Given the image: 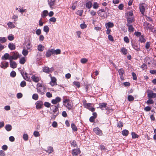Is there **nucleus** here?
<instances>
[{
    "mask_svg": "<svg viewBox=\"0 0 156 156\" xmlns=\"http://www.w3.org/2000/svg\"><path fill=\"white\" fill-rule=\"evenodd\" d=\"M59 104L55 106L54 105H52L50 108V110L52 112L51 113L52 114L53 118L55 119L56 116H57L59 114V111L58 109Z\"/></svg>",
    "mask_w": 156,
    "mask_h": 156,
    "instance_id": "f257e3e1",
    "label": "nucleus"
},
{
    "mask_svg": "<svg viewBox=\"0 0 156 156\" xmlns=\"http://www.w3.org/2000/svg\"><path fill=\"white\" fill-rule=\"evenodd\" d=\"M37 85H38V87L37 88V92L41 95L44 94L46 91L45 87L44 86H43L40 83H38Z\"/></svg>",
    "mask_w": 156,
    "mask_h": 156,
    "instance_id": "f03ea898",
    "label": "nucleus"
},
{
    "mask_svg": "<svg viewBox=\"0 0 156 156\" xmlns=\"http://www.w3.org/2000/svg\"><path fill=\"white\" fill-rule=\"evenodd\" d=\"M69 101L67 99H65L63 101V104L69 110L72 109V105Z\"/></svg>",
    "mask_w": 156,
    "mask_h": 156,
    "instance_id": "7ed1b4c3",
    "label": "nucleus"
},
{
    "mask_svg": "<svg viewBox=\"0 0 156 156\" xmlns=\"http://www.w3.org/2000/svg\"><path fill=\"white\" fill-rule=\"evenodd\" d=\"M147 6V5L144 3L140 4L139 9L141 14L144 15L145 12V7Z\"/></svg>",
    "mask_w": 156,
    "mask_h": 156,
    "instance_id": "20e7f679",
    "label": "nucleus"
},
{
    "mask_svg": "<svg viewBox=\"0 0 156 156\" xmlns=\"http://www.w3.org/2000/svg\"><path fill=\"white\" fill-rule=\"evenodd\" d=\"M131 45L134 50L137 51H140V47L138 45L137 43H136L135 41L133 42V41H131Z\"/></svg>",
    "mask_w": 156,
    "mask_h": 156,
    "instance_id": "39448f33",
    "label": "nucleus"
},
{
    "mask_svg": "<svg viewBox=\"0 0 156 156\" xmlns=\"http://www.w3.org/2000/svg\"><path fill=\"white\" fill-rule=\"evenodd\" d=\"M54 68L53 67H51L49 68L48 67L45 66L43 67V71L44 73H51L54 70Z\"/></svg>",
    "mask_w": 156,
    "mask_h": 156,
    "instance_id": "423d86ee",
    "label": "nucleus"
},
{
    "mask_svg": "<svg viewBox=\"0 0 156 156\" xmlns=\"http://www.w3.org/2000/svg\"><path fill=\"white\" fill-rule=\"evenodd\" d=\"M48 2L50 8L52 9L55 4V0H48Z\"/></svg>",
    "mask_w": 156,
    "mask_h": 156,
    "instance_id": "0eeeda50",
    "label": "nucleus"
},
{
    "mask_svg": "<svg viewBox=\"0 0 156 156\" xmlns=\"http://www.w3.org/2000/svg\"><path fill=\"white\" fill-rule=\"evenodd\" d=\"M9 66V62L6 61H2L0 63V67L4 69H6Z\"/></svg>",
    "mask_w": 156,
    "mask_h": 156,
    "instance_id": "6e6552de",
    "label": "nucleus"
},
{
    "mask_svg": "<svg viewBox=\"0 0 156 156\" xmlns=\"http://www.w3.org/2000/svg\"><path fill=\"white\" fill-rule=\"evenodd\" d=\"M36 107L37 109H40L42 108L43 102L41 101H37L35 103Z\"/></svg>",
    "mask_w": 156,
    "mask_h": 156,
    "instance_id": "1a4fd4ad",
    "label": "nucleus"
},
{
    "mask_svg": "<svg viewBox=\"0 0 156 156\" xmlns=\"http://www.w3.org/2000/svg\"><path fill=\"white\" fill-rule=\"evenodd\" d=\"M93 131L98 135L101 136L102 134V131L98 127H96L94 128Z\"/></svg>",
    "mask_w": 156,
    "mask_h": 156,
    "instance_id": "9d476101",
    "label": "nucleus"
},
{
    "mask_svg": "<svg viewBox=\"0 0 156 156\" xmlns=\"http://www.w3.org/2000/svg\"><path fill=\"white\" fill-rule=\"evenodd\" d=\"M127 19V23L126 24H130L133 22L134 21V18L133 17H130L127 16L126 17Z\"/></svg>",
    "mask_w": 156,
    "mask_h": 156,
    "instance_id": "9b49d317",
    "label": "nucleus"
},
{
    "mask_svg": "<svg viewBox=\"0 0 156 156\" xmlns=\"http://www.w3.org/2000/svg\"><path fill=\"white\" fill-rule=\"evenodd\" d=\"M61 101V98L59 97H56L55 99L51 100V102L53 104H56Z\"/></svg>",
    "mask_w": 156,
    "mask_h": 156,
    "instance_id": "f8f14e48",
    "label": "nucleus"
},
{
    "mask_svg": "<svg viewBox=\"0 0 156 156\" xmlns=\"http://www.w3.org/2000/svg\"><path fill=\"white\" fill-rule=\"evenodd\" d=\"M80 153L79 149H75L72 150V154L73 155H77Z\"/></svg>",
    "mask_w": 156,
    "mask_h": 156,
    "instance_id": "ddd939ff",
    "label": "nucleus"
},
{
    "mask_svg": "<svg viewBox=\"0 0 156 156\" xmlns=\"http://www.w3.org/2000/svg\"><path fill=\"white\" fill-rule=\"evenodd\" d=\"M107 105V104L105 103H100L99 104V108H100L102 110L104 109V108H105L106 110H107V109L106 108V105Z\"/></svg>",
    "mask_w": 156,
    "mask_h": 156,
    "instance_id": "4468645a",
    "label": "nucleus"
},
{
    "mask_svg": "<svg viewBox=\"0 0 156 156\" xmlns=\"http://www.w3.org/2000/svg\"><path fill=\"white\" fill-rule=\"evenodd\" d=\"M53 49H48L46 52V57H50L52 55L54 54Z\"/></svg>",
    "mask_w": 156,
    "mask_h": 156,
    "instance_id": "2eb2a0df",
    "label": "nucleus"
},
{
    "mask_svg": "<svg viewBox=\"0 0 156 156\" xmlns=\"http://www.w3.org/2000/svg\"><path fill=\"white\" fill-rule=\"evenodd\" d=\"M147 97L149 99H151L153 98H155L156 97V93H154L153 92H151L147 94Z\"/></svg>",
    "mask_w": 156,
    "mask_h": 156,
    "instance_id": "dca6fc26",
    "label": "nucleus"
},
{
    "mask_svg": "<svg viewBox=\"0 0 156 156\" xmlns=\"http://www.w3.org/2000/svg\"><path fill=\"white\" fill-rule=\"evenodd\" d=\"M8 46L9 49L11 50H14L16 48L15 45L12 43H9Z\"/></svg>",
    "mask_w": 156,
    "mask_h": 156,
    "instance_id": "f3484780",
    "label": "nucleus"
},
{
    "mask_svg": "<svg viewBox=\"0 0 156 156\" xmlns=\"http://www.w3.org/2000/svg\"><path fill=\"white\" fill-rule=\"evenodd\" d=\"M31 78L32 80L35 83L38 82L39 80V77L36 76L34 75H32L31 77Z\"/></svg>",
    "mask_w": 156,
    "mask_h": 156,
    "instance_id": "a211bd4d",
    "label": "nucleus"
},
{
    "mask_svg": "<svg viewBox=\"0 0 156 156\" xmlns=\"http://www.w3.org/2000/svg\"><path fill=\"white\" fill-rule=\"evenodd\" d=\"M114 25L113 23L111 22H109L105 24V26L106 28H109L113 27Z\"/></svg>",
    "mask_w": 156,
    "mask_h": 156,
    "instance_id": "6ab92c4d",
    "label": "nucleus"
},
{
    "mask_svg": "<svg viewBox=\"0 0 156 156\" xmlns=\"http://www.w3.org/2000/svg\"><path fill=\"white\" fill-rule=\"evenodd\" d=\"M126 26L128 27V30L129 32H133L134 31V28L131 24H126Z\"/></svg>",
    "mask_w": 156,
    "mask_h": 156,
    "instance_id": "aec40b11",
    "label": "nucleus"
},
{
    "mask_svg": "<svg viewBox=\"0 0 156 156\" xmlns=\"http://www.w3.org/2000/svg\"><path fill=\"white\" fill-rule=\"evenodd\" d=\"M23 78L26 80L28 81H30V79L29 75L26 72L25 73V75L23 77Z\"/></svg>",
    "mask_w": 156,
    "mask_h": 156,
    "instance_id": "412c9836",
    "label": "nucleus"
},
{
    "mask_svg": "<svg viewBox=\"0 0 156 156\" xmlns=\"http://www.w3.org/2000/svg\"><path fill=\"white\" fill-rule=\"evenodd\" d=\"M51 81L50 82V84L51 86H54L55 83H56V79L55 77H51Z\"/></svg>",
    "mask_w": 156,
    "mask_h": 156,
    "instance_id": "4be33fe9",
    "label": "nucleus"
},
{
    "mask_svg": "<svg viewBox=\"0 0 156 156\" xmlns=\"http://www.w3.org/2000/svg\"><path fill=\"white\" fill-rule=\"evenodd\" d=\"M9 57V54L8 53H6L2 56L1 58V59L3 60H6L8 59Z\"/></svg>",
    "mask_w": 156,
    "mask_h": 156,
    "instance_id": "5701e85b",
    "label": "nucleus"
},
{
    "mask_svg": "<svg viewBox=\"0 0 156 156\" xmlns=\"http://www.w3.org/2000/svg\"><path fill=\"white\" fill-rule=\"evenodd\" d=\"M10 62V67L13 69L17 67V64L16 62L15 61H12Z\"/></svg>",
    "mask_w": 156,
    "mask_h": 156,
    "instance_id": "b1692460",
    "label": "nucleus"
},
{
    "mask_svg": "<svg viewBox=\"0 0 156 156\" xmlns=\"http://www.w3.org/2000/svg\"><path fill=\"white\" fill-rule=\"evenodd\" d=\"M12 56L14 58H15L14 59L15 60H16L19 57V53L17 52H13L12 53Z\"/></svg>",
    "mask_w": 156,
    "mask_h": 156,
    "instance_id": "393cba45",
    "label": "nucleus"
},
{
    "mask_svg": "<svg viewBox=\"0 0 156 156\" xmlns=\"http://www.w3.org/2000/svg\"><path fill=\"white\" fill-rule=\"evenodd\" d=\"M92 6V3L91 1H88L86 3V7L88 9H90Z\"/></svg>",
    "mask_w": 156,
    "mask_h": 156,
    "instance_id": "a878e982",
    "label": "nucleus"
},
{
    "mask_svg": "<svg viewBox=\"0 0 156 156\" xmlns=\"http://www.w3.org/2000/svg\"><path fill=\"white\" fill-rule=\"evenodd\" d=\"M118 72L120 75V78L122 79L123 77V74L124 73V70L122 69H120L118 70Z\"/></svg>",
    "mask_w": 156,
    "mask_h": 156,
    "instance_id": "bb28decb",
    "label": "nucleus"
},
{
    "mask_svg": "<svg viewBox=\"0 0 156 156\" xmlns=\"http://www.w3.org/2000/svg\"><path fill=\"white\" fill-rule=\"evenodd\" d=\"M5 128L7 131H10L12 130V126L10 124H6L5 127Z\"/></svg>",
    "mask_w": 156,
    "mask_h": 156,
    "instance_id": "cd10ccee",
    "label": "nucleus"
},
{
    "mask_svg": "<svg viewBox=\"0 0 156 156\" xmlns=\"http://www.w3.org/2000/svg\"><path fill=\"white\" fill-rule=\"evenodd\" d=\"M121 51L124 55H126L127 54L128 51L127 49L124 47H122L121 48Z\"/></svg>",
    "mask_w": 156,
    "mask_h": 156,
    "instance_id": "c85d7f7f",
    "label": "nucleus"
},
{
    "mask_svg": "<svg viewBox=\"0 0 156 156\" xmlns=\"http://www.w3.org/2000/svg\"><path fill=\"white\" fill-rule=\"evenodd\" d=\"M48 11L47 10H44L42 12V13L41 14V17L43 18H44L48 15Z\"/></svg>",
    "mask_w": 156,
    "mask_h": 156,
    "instance_id": "c756f323",
    "label": "nucleus"
},
{
    "mask_svg": "<svg viewBox=\"0 0 156 156\" xmlns=\"http://www.w3.org/2000/svg\"><path fill=\"white\" fill-rule=\"evenodd\" d=\"M47 149V150H45V151L49 154L52 153L53 151V148L52 147L49 146L48 147Z\"/></svg>",
    "mask_w": 156,
    "mask_h": 156,
    "instance_id": "7c9ffc66",
    "label": "nucleus"
},
{
    "mask_svg": "<svg viewBox=\"0 0 156 156\" xmlns=\"http://www.w3.org/2000/svg\"><path fill=\"white\" fill-rule=\"evenodd\" d=\"M138 41L141 43H145L146 41V40L144 38V37L142 35L139 37Z\"/></svg>",
    "mask_w": 156,
    "mask_h": 156,
    "instance_id": "2f4dec72",
    "label": "nucleus"
},
{
    "mask_svg": "<svg viewBox=\"0 0 156 156\" xmlns=\"http://www.w3.org/2000/svg\"><path fill=\"white\" fill-rule=\"evenodd\" d=\"M7 39L4 37H0V43H5L7 41Z\"/></svg>",
    "mask_w": 156,
    "mask_h": 156,
    "instance_id": "473e14b6",
    "label": "nucleus"
},
{
    "mask_svg": "<svg viewBox=\"0 0 156 156\" xmlns=\"http://www.w3.org/2000/svg\"><path fill=\"white\" fill-rule=\"evenodd\" d=\"M28 50L26 49L25 48L23 49L22 53L24 56H26L28 54Z\"/></svg>",
    "mask_w": 156,
    "mask_h": 156,
    "instance_id": "72a5a7b5",
    "label": "nucleus"
},
{
    "mask_svg": "<svg viewBox=\"0 0 156 156\" xmlns=\"http://www.w3.org/2000/svg\"><path fill=\"white\" fill-rule=\"evenodd\" d=\"M129 134V131L127 129H124L122 131V134L123 136H127Z\"/></svg>",
    "mask_w": 156,
    "mask_h": 156,
    "instance_id": "f704fd0d",
    "label": "nucleus"
},
{
    "mask_svg": "<svg viewBox=\"0 0 156 156\" xmlns=\"http://www.w3.org/2000/svg\"><path fill=\"white\" fill-rule=\"evenodd\" d=\"M71 127L73 130L74 131H76L77 130V128L76 126L75 125L74 123H72L71 124Z\"/></svg>",
    "mask_w": 156,
    "mask_h": 156,
    "instance_id": "c9c22d12",
    "label": "nucleus"
},
{
    "mask_svg": "<svg viewBox=\"0 0 156 156\" xmlns=\"http://www.w3.org/2000/svg\"><path fill=\"white\" fill-rule=\"evenodd\" d=\"M52 51H53L54 54L58 55L61 53V50L60 49H57L56 50L53 49Z\"/></svg>",
    "mask_w": 156,
    "mask_h": 156,
    "instance_id": "e433bc0d",
    "label": "nucleus"
},
{
    "mask_svg": "<svg viewBox=\"0 0 156 156\" xmlns=\"http://www.w3.org/2000/svg\"><path fill=\"white\" fill-rule=\"evenodd\" d=\"M49 30V28L48 26H45L44 27L43 30L46 33H48Z\"/></svg>",
    "mask_w": 156,
    "mask_h": 156,
    "instance_id": "4c0bfd02",
    "label": "nucleus"
},
{
    "mask_svg": "<svg viewBox=\"0 0 156 156\" xmlns=\"http://www.w3.org/2000/svg\"><path fill=\"white\" fill-rule=\"evenodd\" d=\"M131 135L132 138L133 139L138 138L139 137V136L134 132H132L131 133Z\"/></svg>",
    "mask_w": 156,
    "mask_h": 156,
    "instance_id": "58836bf2",
    "label": "nucleus"
},
{
    "mask_svg": "<svg viewBox=\"0 0 156 156\" xmlns=\"http://www.w3.org/2000/svg\"><path fill=\"white\" fill-rule=\"evenodd\" d=\"M26 62V59L24 57L21 58L19 61V62L21 64H24Z\"/></svg>",
    "mask_w": 156,
    "mask_h": 156,
    "instance_id": "ea45409f",
    "label": "nucleus"
},
{
    "mask_svg": "<svg viewBox=\"0 0 156 156\" xmlns=\"http://www.w3.org/2000/svg\"><path fill=\"white\" fill-rule=\"evenodd\" d=\"M44 47H43L41 44H39L37 47L38 50L40 51H43L44 49Z\"/></svg>",
    "mask_w": 156,
    "mask_h": 156,
    "instance_id": "a19ab883",
    "label": "nucleus"
},
{
    "mask_svg": "<svg viewBox=\"0 0 156 156\" xmlns=\"http://www.w3.org/2000/svg\"><path fill=\"white\" fill-rule=\"evenodd\" d=\"M7 25L9 28H13L15 27V25L13 24L12 22H9Z\"/></svg>",
    "mask_w": 156,
    "mask_h": 156,
    "instance_id": "79ce46f5",
    "label": "nucleus"
},
{
    "mask_svg": "<svg viewBox=\"0 0 156 156\" xmlns=\"http://www.w3.org/2000/svg\"><path fill=\"white\" fill-rule=\"evenodd\" d=\"M99 7V4L97 2H94L93 3V8L94 9H97Z\"/></svg>",
    "mask_w": 156,
    "mask_h": 156,
    "instance_id": "37998d69",
    "label": "nucleus"
},
{
    "mask_svg": "<svg viewBox=\"0 0 156 156\" xmlns=\"http://www.w3.org/2000/svg\"><path fill=\"white\" fill-rule=\"evenodd\" d=\"M73 84L77 87H80V83L79 82L75 81L73 82Z\"/></svg>",
    "mask_w": 156,
    "mask_h": 156,
    "instance_id": "c03bdc74",
    "label": "nucleus"
},
{
    "mask_svg": "<svg viewBox=\"0 0 156 156\" xmlns=\"http://www.w3.org/2000/svg\"><path fill=\"white\" fill-rule=\"evenodd\" d=\"M83 105L85 108H86L89 109L90 108L91 104L90 103H86L85 104H84Z\"/></svg>",
    "mask_w": 156,
    "mask_h": 156,
    "instance_id": "a18cd8bd",
    "label": "nucleus"
},
{
    "mask_svg": "<svg viewBox=\"0 0 156 156\" xmlns=\"http://www.w3.org/2000/svg\"><path fill=\"white\" fill-rule=\"evenodd\" d=\"M38 95L37 94H34L32 95V98L35 100H38Z\"/></svg>",
    "mask_w": 156,
    "mask_h": 156,
    "instance_id": "49530a36",
    "label": "nucleus"
},
{
    "mask_svg": "<svg viewBox=\"0 0 156 156\" xmlns=\"http://www.w3.org/2000/svg\"><path fill=\"white\" fill-rule=\"evenodd\" d=\"M8 39L9 40L12 41L14 39V37L12 34H11L8 36Z\"/></svg>",
    "mask_w": 156,
    "mask_h": 156,
    "instance_id": "de8ad7c7",
    "label": "nucleus"
},
{
    "mask_svg": "<svg viewBox=\"0 0 156 156\" xmlns=\"http://www.w3.org/2000/svg\"><path fill=\"white\" fill-rule=\"evenodd\" d=\"M134 99V98L133 96L131 95H129L128 96V100L129 101H132Z\"/></svg>",
    "mask_w": 156,
    "mask_h": 156,
    "instance_id": "09e8293b",
    "label": "nucleus"
},
{
    "mask_svg": "<svg viewBox=\"0 0 156 156\" xmlns=\"http://www.w3.org/2000/svg\"><path fill=\"white\" fill-rule=\"evenodd\" d=\"M23 138L24 140H27L28 139V136L27 134H24L23 136Z\"/></svg>",
    "mask_w": 156,
    "mask_h": 156,
    "instance_id": "8fccbe9b",
    "label": "nucleus"
},
{
    "mask_svg": "<svg viewBox=\"0 0 156 156\" xmlns=\"http://www.w3.org/2000/svg\"><path fill=\"white\" fill-rule=\"evenodd\" d=\"M26 85V82L24 81H22L20 83V86L22 87H25Z\"/></svg>",
    "mask_w": 156,
    "mask_h": 156,
    "instance_id": "3c124183",
    "label": "nucleus"
},
{
    "mask_svg": "<svg viewBox=\"0 0 156 156\" xmlns=\"http://www.w3.org/2000/svg\"><path fill=\"white\" fill-rule=\"evenodd\" d=\"M16 73L14 71H12L10 73V76L12 77H14L16 76Z\"/></svg>",
    "mask_w": 156,
    "mask_h": 156,
    "instance_id": "603ef678",
    "label": "nucleus"
},
{
    "mask_svg": "<svg viewBox=\"0 0 156 156\" xmlns=\"http://www.w3.org/2000/svg\"><path fill=\"white\" fill-rule=\"evenodd\" d=\"M32 46L31 45L30 43H28L26 46V48H27V49L28 50H30L31 47Z\"/></svg>",
    "mask_w": 156,
    "mask_h": 156,
    "instance_id": "864d4df0",
    "label": "nucleus"
},
{
    "mask_svg": "<svg viewBox=\"0 0 156 156\" xmlns=\"http://www.w3.org/2000/svg\"><path fill=\"white\" fill-rule=\"evenodd\" d=\"M100 12L99 10L97 11V13L98 16L102 17H104V14L103 13V12Z\"/></svg>",
    "mask_w": 156,
    "mask_h": 156,
    "instance_id": "5fc2aeb1",
    "label": "nucleus"
},
{
    "mask_svg": "<svg viewBox=\"0 0 156 156\" xmlns=\"http://www.w3.org/2000/svg\"><path fill=\"white\" fill-rule=\"evenodd\" d=\"M71 145L72 146L74 147H76L77 146L76 141L75 140H73L71 143Z\"/></svg>",
    "mask_w": 156,
    "mask_h": 156,
    "instance_id": "6e6d98bb",
    "label": "nucleus"
},
{
    "mask_svg": "<svg viewBox=\"0 0 156 156\" xmlns=\"http://www.w3.org/2000/svg\"><path fill=\"white\" fill-rule=\"evenodd\" d=\"M87 59L86 58H83L81 59L80 62L81 63L84 64L86 63L87 61Z\"/></svg>",
    "mask_w": 156,
    "mask_h": 156,
    "instance_id": "4d7b16f0",
    "label": "nucleus"
},
{
    "mask_svg": "<svg viewBox=\"0 0 156 156\" xmlns=\"http://www.w3.org/2000/svg\"><path fill=\"white\" fill-rule=\"evenodd\" d=\"M123 123L122 122L119 121L117 124V126L119 128H121L123 126Z\"/></svg>",
    "mask_w": 156,
    "mask_h": 156,
    "instance_id": "13d9d810",
    "label": "nucleus"
},
{
    "mask_svg": "<svg viewBox=\"0 0 156 156\" xmlns=\"http://www.w3.org/2000/svg\"><path fill=\"white\" fill-rule=\"evenodd\" d=\"M44 105L47 108H49L51 106V104L47 102H45L44 103Z\"/></svg>",
    "mask_w": 156,
    "mask_h": 156,
    "instance_id": "bf43d9fd",
    "label": "nucleus"
},
{
    "mask_svg": "<svg viewBox=\"0 0 156 156\" xmlns=\"http://www.w3.org/2000/svg\"><path fill=\"white\" fill-rule=\"evenodd\" d=\"M77 5V1L74 2L73 4V5L72 6V8L73 10H74L75 9Z\"/></svg>",
    "mask_w": 156,
    "mask_h": 156,
    "instance_id": "052dcab7",
    "label": "nucleus"
},
{
    "mask_svg": "<svg viewBox=\"0 0 156 156\" xmlns=\"http://www.w3.org/2000/svg\"><path fill=\"white\" fill-rule=\"evenodd\" d=\"M124 41L126 43H128L129 42V39L128 37L126 36L125 37H124Z\"/></svg>",
    "mask_w": 156,
    "mask_h": 156,
    "instance_id": "680f3d73",
    "label": "nucleus"
},
{
    "mask_svg": "<svg viewBox=\"0 0 156 156\" xmlns=\"http://www.w3.org/2000/svg\"><path fill=\"white\" fill-rule=\"evenodd\" d=\"M33 134L36 137L38 136H40V134L39 132L37 131H34Z\"/></svg>",
    "mask_w": 156,
    "mask_h": 156,
    "instance_id": "e2e57ef3",
    "label": "nucleus"
},
{
    "mask_svg": "<svg viewBox=\"0 0 156 156\" xmlns=\"http://www.w3.org/2000/svg\"><path fill=\"white\" fill-rule=\"evenodd\" d=\"M146 103L147 104H153L154 103V101L152 100L149 99L147 101Z\"/></svg>",
    "mask_w": 156,
    "mask_h": 156,
    "instance_id": "0e129e2a",
    "label": "nucleus"
},
{
    "mask_svg": "<svg viewBox=\"0 0 156 156\" xmlns=\"http://www.w3.org/2000/svg\"><path fill=\"white\" fill-rule=\"evenodd\" d=\"M16 96L17 98L20 99L22 97L23 94L21 93H19L17 94Z\"/></svg>",
    "mask_w": 156,
    "mask_h": 156,
    "instance_id": "69168bd1",
    "label": "nucleus"
},
{
    "mask_svg": "<svg viewBox=\"0 0 156 156\" xmlns=\"http://www.w3.org/2000/svg\"><path fill=\"white\" fill-rule=\"evenodd\" d=\"M36 34L38 35H39L41 34V30L39 29L36 30L35 31Z\"/></svg>",
    "mask_w": 156,
    "mask_h": 156,
    "instance_id": "338daca9",
    "label": "nucleus"
},
{
    "mask_svg": "<svg viewBox=\"0 0 156 156\" xmlns=\"http://www.w3.org/2000/svg\"><path fill=\"white\" fill-rule=\"evenodd\" d=\"M46 96L48 98H50L52 97V95L49 92H48L46 94Z\"/></svg>",
    "mask_w": 156,
    "mask_h": 156,
    "instance_id": "774afa93",
    "label": "nucleus"
}]
</instances>
